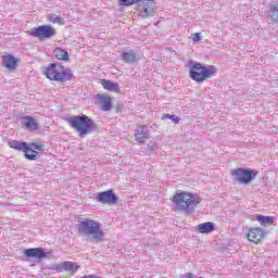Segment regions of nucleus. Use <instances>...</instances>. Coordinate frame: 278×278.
I'll return each mask as SVG.
<instances>
[{"mask_svg": "<svg viewBox=\"0 0 278 278\" xmlns=\"http://www.w3.org/2000/svg\"><path fill=\"white\" fill-rule=\"evenodd\" d=\"M78 233L81 236H87L89 242L99 244L103 242L105 238V232L101 229V224L94 219L86 218L76 225Z\"/></svg>", "mask_w": 278, "mask_h": 278, "instance_id": "nucleus-1", "label": "nucleus"}, {"mask_svg": "<svg viewBox=\"0 0 278 278\" xmlns=\"http://www.w3.org/2000/svg\"><path fill=\"white\" fill-rule=\"evenodd\" d=\"M173 203L176 210L179 212L191 214L194 212V207L201 203V198H199V195H194L193 193L180 192L173 197Z\"/></svg>", "mask_w": 278, "mask_h": 278, "instance_id": "nucleus-2", "label": "nucleus"}, {"mask_svg": "<svg viewBox=\"0 0 278 278\" xmlns=\"http://www.w3.org/2000/svg\"><path fill=\"white\" fill-rule=\"evenodd\" d=\"M67 123L74 131H76L80 138L92 134L97 129V124L92 122V118L88 115H74L67 118Z\"/></svg>", "mask_w": 278, "mask_h": 278, "instance_id": "nucleus-3", "label": "nucleus"}, {"mask_svg": "<svg viewBox=\"0 0 278 278\" xmlns=\"http://www.w3.org/2000/svg\"><path fill=\"white\" fill-rule=\"evenodd\" d=\"M189 66V76L198 84H203V81L216 75L214 65H203L199 62L190 61Z\"/></svg>", "mask_w": 278, "mask_h": 278, "instance_id": "nucleus-4", "label": "nucleus"}, {"mask_svg": "<svg viewBox=\"0 0 278 278\" xmlns=\"http://www.w3.org/2000/svg\"><path fill=\"white\" fill-rule=\"evenodd\" d=\"M46 76L51 81H59V84H64V81H71L73 79V72L68 67L60 63H51L46 70Z\"/></svg>", "mask_w": 278, "mask_h": 278, "instance_id": "nucleus-5", "label": "nucleus"}, {"mask_svg": "<svg viewBox=\"0 0 278 278\" xmlns=\"http://www.w3.org/2000/svg\"><path fill=\"white\" fill-rule=\"evenodd\" d=\"M231 175L235 177V181H238V184H243V186H248V184H251V181H253V179L260 175V172L253 168L240 167L232 170Z\"/></svg>", "mask_w": 278, "mask_h": 278, "instance_id": "nucleus-6", "label": "nucleus"}, {"mask_svg": "<svg viewBox=\"0 0 278 278\" xmlns=\"http://www.w3.org/2000/svg\"><path fill=\"white\" fill-rule=\"evenodd\" d=\"M137 12L141 18H149L155 16V1L153 0H141L137 4Z\"/></svg>", "mask_w": 278, "mask_h": 278, "instance_id": "nucleus-7", "label": "nucleus"}, {"mask_svg": "<svg viewBox=\"0 0 278 278\" xmlns=\"http://www.w3.org/2000/svg\"><path fill=\"white\" fill-rule=\"evenodd\" d=\"M28 34L34 38H53V36H55V28H52L49 25H42L36 28H31Z\"/></svg>", "mask_w": 278, "mask_h": 278, "instance_id": "nucleus-8", "label": "nucleus"}, {"mask_svg": "<svg viewBox=\"0 0 278 278\" xmlns=\"http://www.w3.org/2000/svg\"><path fill=\"white\" fill-rule=\"evenodd\" d=\"M79 269V265L77 263L65 261L62 263H58L52 265V270H55L56 273H71L72 275H75L77 270Z\"/></svg>", "mask_w": 278, "mask_h": 278, "instance_id": "nucleus-9", "label": "nucleus"}, {"mask_svg": "<svg viewBox=\"0 0 278 278\" xmlns=\"http://www.w3.org/2000/svg\"><path fill=\"white\" fill-rule=\"evenodd\" d=\"M97 201L99 203H108V205H116L118 203V197L114 193V190L110 189L98 193Z\"/></svg>", "mask_w": 278, "mask_h": 278, "instance_id": "nucleus-10", "label": "nucleus"}, {"mask_svg": "<svg viewBox=\"0 0 278 278\" xmlns=\"http://www.w3.org/2000/svg\"><path fill=\"white\" fill-rule=\"evenodd\" d=\"M24 255L26 257H33L34 260H37V262H42V260L47 257V252L42 248H30L24 250Z\"/></svg>", "mask_w": 278, "mask_h": 278, "instance_id": "nucleus-11", "label": "nucleus"}, {"mask_svg": "<svg viewBox=\"0 0 278 278\" xmlns=\"http://www.w3.org/2000/svg\"><path fill=\"white\" fill-rule=\"evenodd\" d=\"M266 236V232L262 228H251L248 232V240L249 242H253L254 244H260L262 240H264V237Z\"/></svg>", "mask_w": 278, "mask_h": 278, "instance_id": "nucleus-12", "label": "nucleus"}, {"mask_svg": "<svg viewBox=\"0 0 278 278\" xmlns=\"http://www.w3.org/2000/svg\"><path fill=\"white\" fill-rule=\"evenodd\" d=\"M135 140L139 144H144L146 140H149V128L146 125H139L135 129Z\"/></svg>", "mask_w": 278, "mask_h": 278, "instance_id": "nucleus-13", "label": "nucleus"}, {"mask_svg": "<svg viewBox=\"0 0 278 278\" xmlns=\"http://www.w3.org/2000/svg\"><path fill=\"white\" fill-rule=\"evenodd\" d=\"M22 125L23 127H25V129H27L28 131H38L39 129V125L38 122H36V119L31 116H25L22 119Z\"/></svg>", "mask_w": 278, "mask_h": 278, "instance_id": "nucleus-14", "label": "nucleus"}, {"mask_svg": "<svg viewBox=\"0 0 278 278\" xmlns=\"http://www.w3.org/2000/svg\"><path fill=\"white\" fill-rule=\"evenodd\" d=\"M17 64H18V60H16V58H14L12 54L2 56V66L8 68L9 71H14Z\"/></svg>", "mask_w": 278, "mask_h": 278, "instance_id": "nucleus-15", "label": "nucleus"}, {"mask_svg": "<svg viewBox=\"0 0 278 278\" xmlns=\"http://www.w3.org/2000/svg\"><path fill=\"white\" fill-rule=\"evenodd\" d=\"M195 231L198 233H212L213 231H216V225L212 222H205L195 226Z\"/></svg>", "mask_w": 278, "mask_h": 278, "instance_id": "nucleus-16", "label": "nucleus"}, {"mask_svg": "<svg viewBox=\"0 0 278 278\" xmlns=\"http://www.w3.org/2000/svg\"><path fill=\"white\" fill-rule=\"evenodd\" d=\"M121 58L125 64H134L138 60V54L134 50H129L122 52Z\"/></svg>", "mask_w": 278, "mask_h": 278, "instance_id": "nucleus-17", "label": "nucleus"}, {"mask_svg": "<svg viewBox=\"0 0 278 278\" xmlns=\"http://www.w3.org/2000/svg\"><path fill=\"white\" fill-rule=\"evenodd\" d=\"M98 101L101 103L102 112H110L112 110V99L105 94H98Z\"/></svg>", "mask_w": 278, "mask_h": 278, "instance_id": "nucleus-18", "label": "nucleus"}, {"mask_svg": "<svg viewBox=\"0 0 278 278\" xmlns=\"http://www.w3.org/2000/svg\"><path fill=\"white\" fill-rule=\"evenodd\" d=\"M267 16L271 23H278V2H274L269 5Z\"/></svg>", "mask_w": 278, "mask_h": 278, "instance_id": "nucleus-19", "label": "nucleus"}, {"mask_svg": "<svg viewBox=\"0 0 278 278\" xmlns=\"http://www.w3.org/2000/svg\"><path fill=\"white\" fill-rule=\"evenodd\" d=\"M101 85L104 90H109V92H118V90H121L118 83H112V80L102 79Z\"/></svg>", "mask_w": 278, "mask_h": 278, "instance_id": "nucleus-20", "label": "nucleus"}, {"mask_svg": "<svg viewBox=\"0 0 278 278\" xmlns=\"http://www.w3.org/2000/svg\"><path fill=\"white\" fill-rule=\"evenodd\" d=\"M9 147L15 151H23V153H25V150L27 147H29V144L25 141L11 140L9 141Z\"/></svg>", "mask_w": 278, "mask_h": 278, "instance_id": "nucleus-21", "label": "nucleus"}, {"mask_svg": "<svg viewBox=\"0 0 278 278\" xmlns=\"http://www.w3.org/2000/svg\"><path fill=\"white\" fill-rule=\"evenodd\" d=\"M38 155H40V152H38L36 150H31V148H29V146H27V148L24 150L25 159L29 160L30 162L38 160Z\"/></svg>", "mask_w": 278, "mask_h": 278, "instance_id": "nucleus-22", "label": "nucleus"}, {"mask_svg": "<svg viewBox=\"0 0 278 278\" xmlns=\"http://www.w3.org/2000/svg\"><path fill=\"white\" fill-rule=\"evenodd\" d=\"M256 220L261 225L266 227V226L273 225L275 223V217H273V216H264V215H256Z\"/></svg>", "mask_w": 278, "mask_h": 278, "instance_id": "nucleus-23", "label": "nucleus"}, {"mask_svg": "<svg viewBox=\"0 0 278 278\" xmlns=\"http://www.w3.org/2000/svg\"><path fill=\"white\" fill-rule=\"evenodd\" d=\"M53 56L55 58V60L66 61L68 60V52L62 48H56L53 51Z\"/></svg>", "mask_w": 278, "mask_h": 278, "instance_id": "nucleus-24", "label": "nucleus"}, {"mask_svg": "<svg viewBox=\"0 0 278 278\" xmlns=\"http://www.w3.org/2000/svg\"><path fill=\"white\" fill-rule=\"evenodd\" d=\"M142 153H144V155H153V153H157V142L150 141L146 149L142 150Z\"/></svg>", "mask_w": 278, "mask_h": 278, "instance_id": "nucleus-25", "label": "nucleus"}, {"mask_svg": "<svg viewBox=\"0 0 278 278\" xmlns=\"http://www.w3.org/2000/svg\"><path fill=\"white\" fill-rule=\"evenodd\" d=\"M48 21L49 23H54L58 25H64V18L60 17L59 15L52 13L50 15H48Z\"/></svg>", "mask_w": 278, "mask_h": 278, "instance_id": "nucleus-26", "label": "nucleus"}, {"mask_svg": "<svg viewBox=\"0 0 278 278\" xmlns=\"http://www.w3.org/2000/svg\"><path fill=\"white\" fill-rule=\"evenodd\" d=\"M163 121H173L174 125H179V121H181L179 117L176 115H170V114H164L162 117Z\"/></svg>", "mask_w": 278, "mask_h": 278, "instance_id": "nucleus-27", "label": "nucleus"}, {"mask_svg": "<svg viewBox=\"0 0 278 278\" xmlns=\"http://www.w3.org/2000/svg\"><path fill=\"white\" fill-rule=\"evenodd\" d=\"M29 149H31L33 151H42V149H45V146L38 143V142H31L28 143Z\"/></svg>", "mask_w": 278, "mask_h": 278, "instance_id": "nucleus-28", "label": "nucleus"}, {"mask_svg": "<svg viewBox=\"0 0 278 278\" xmlns=\"http://www.w3.org/2000/svg\"><path fill=\"white\" fill-rule=\"evenodd\" d=\"M142 0H121L122 5H134V3L139 4Z\"/></svg>", "mask_w": 278, "mask_h": 278, "instance_id": "nucleus-29", "label": "nucleus"}, {"mask_svg": "<svg viewBox=\"0 0 278 278\" xmlns=\"http://www.w3.org/2000/svg\"><path fill=\"white\" fill-rule=\"evenodd\" d=\"M201 40V33H195L193 36V42H199Z\"/></svg>", "mask_w": 278, "mask_h": 278, "instance_id": "nucleus-30", "label": "nucleus"}]
</instances>
